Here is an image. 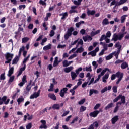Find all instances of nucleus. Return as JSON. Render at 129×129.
Wrapping results in <instances>:
<instances>
[{
  "label": "nucleus",
  "instance_id": "nucleus-1",
  "mask_svg": "<svg viewBox=\"0 0 129 129\" xmlns=\"http://www.w3.org/2000/svg\"><path fill=\"white\" fill-rule=\"evenodd\" d=\"M5 57L7 60L5 61V64H9L12 61V59H13V57H14V54L7 52L5 54Z\"/></svg>",
  "mask_w": 129,
  "mask_h": 129
},
{
  "label": "nucleus",
  "instance_id": "nucleus-2",
  "mask_svg": "<svg viewBox=\"0 0 129 129\" xmlns=\"http://www.w3.org/2000/svg\"><path fill=\"white\" fill-rule=\"evenodd\" d=\"M73 31H74V28L73 27H71L68 29L67 33L65 34L64 36L65 40H68L69 37L72 36V32H73Z\"/></svg>",
  "mask_w": 129,
  "mask_h": 129
},
{
  "label": "nucleus",
  "instance_id": "nucleus-3",
  "mask_svg": "<svg viewBox=\"0 0 129 129\" xmlns=\"http://www.w3.org/2000/svg\"><path fill=\"white\" fill-rule=\"evenodd\" d=\"M115 74H116V77L118 78L116 83V84H119V82H120L121 80H122V79L123 78V76L124 75V74H123V73L119 71L116 73Z\"/></svg>",
  "mask_w": 129,
  "mask_h": 129
},
{
  "label": "nucleus",
  "instance_id": "nucleus-4",
  "mask_svg": "<svg viewBox=\"0 0 129 129\" xmlns=\"http://www.w3.org/2000/svg\"><path fill=\"white\" fill-rule=\"evenodd\" d=\"M7 98L8 97H7V96H4L2 98L0 97V105H2L3 103L5 104L6 105L9 104V102H10V99H8L7 100Z\"/></svg>",
  "mask_w": 129,
  "mask_h": 129
},
{
  "label": "nucleus",
  "instance_id": "nucleus-5",
  "mask_svg": "<svg viewBox=\"0 0 129 129\" xmlns=\"http://www.w3.org/2000/svg\"><path fill=\"white\" fill-rule=\"evenodd\" d=\"M123 35H120L119 33L118 35L115 33L113 36L111 41H114L115 42H116L118 40H119V41H121V40H122V37H123Z\"/></svg>",
  "mask_w": 129,
  "mask_h": 129
},
{
  "label": "nucleus",
  "instance_id": "nucleus-6",
  "mask_svg": "<svg viewBox=\"0 0 129 129\" xmlns=\"http://www.w3.org/2000/svg\"><path fill=\"white\" fill-rule=\"evenodd\" d=\"M41 93V90H39L37 92L33 93L31 96H30V99H37V97L40 96V94Z\"/></svg>",
  "mask_w": 129,
  "mask_h": 129
},
{
  "label": "nucleus",
  "instance_id": "nucleus-7",
  "mask_svg": "<svg viewBox=\"0 0 129 129\" xmlns=\"http://www.w3.org/2000/svg\"><path fill=\"white\" fill-rule=\"evenodd\" d=\"M67 91H68V89L67 88H63L60 90V92L59 93L60 96L62 98L64 97L65 96V93H67Z\"/></svg>",
  "mask_w": 129,
  "mask_h": 129
},
{
  "label": "nucleus",
  "instance_id": "nucleus-8",
  "mask_svg": "<svg viewBox=\"0 0 129 129\" xmlns=\"http://www.w3.org/2000/svg\"><path fill=\"white\" fill-rule=\"evenodd\" d=\"M98 114H99V111H98V110H95L93 112H91L89 114L90 116H91V117H97V115H98Z\"/></svg>",
  "mask_w": 129,
  "mask_h": 129
},
{
  "label": "nucleus",
  "instance_id": "nucleus-9",
  "mask_svg": "<svg viewBox=\"0 0 129 129\" xmlns=\"http://www.w3.org/2000/svg\"><path fill=\"white\" fill-rule=\"evenodd\" d=\"M31 84H32V80H31L29 81V83L28 84L26 87V90H25V94H28L29 92H30V90H31V87H30L31 86Z\"/></svg>",
  "mask_w": 129,
  "mask_h": 129
},
{
  "label": "nucleus",
  "instance_id": "nucleus-10",
  "mask_svg": "<svg viewBox=\"0 0 129 129\" xmlns=\"http://www.w3.org/2000/svg\"><path fill=\"white\" fill-rule=\"evenodd\" d=\"M20 60V57L19 56H16L12 60V65H17L18 62Z\"/></svg>",
  "mask_w": 129,
  "mask_h": 129
},
{
  "label": "nucleus",
  "instance_id": "nucleus-11",
  "mask_svg": "<svg viewBox=\"0 0 129 129\" xmlns=\"http://www.w3.org/2000/svg\"><path fill=\"white\" fill-rule=\"evenodd\" d=\"M115 48H118V50H117V52L120 53V51L121 50L122 46L120 45V43H119V42H118L115 44Z\"/></svg>",
  "mask_w": 129,
  "mask_h": 129
},
{
  "label": "nucleus",
  "instance_id": "nucleus-12",
  "mask_svg": "<svg viewBox=\"0 0 129 129\" xmlns=\"http://www.w3.org/2000/svg\"><path fill=\"white\" fill-rule=\"evenodd\" d=\"M48 96L49 98H50V99H52V100H57V98L54 93H49L48 94Z\"/></svg>",
  "mask_w": 129,
  "mask_h": 129
},
{
  "label": "nucleus",
  "instance_id": "nucleus-13",
  "mask_svg": "<svg viewBox=\"0 0 129 129\" xmlns=\"http://www.w3.org/2000/svg\"><path fill=\"white\" fill-rule=\"evenodd\" d=\"M87 14L88 16H94V15H95V10H89V9H87Z\"/></svg>",
  "mask_w": 129,
  "mask_h": 129
},
{
  "label": "nucleus",
  "instance_id": "nucleus-14",
  "mask_svg": "<svg viewBox=\"0 0 129 129\" xmlns=\"http://www.w3.org/2000/svg\"><path fill=\"white\" fill-rule=\"evenodd\" d=\"M26 70V64H25L23 67L21 68L20 70L18 71V74L17 75V76H20L22 75V73H23V71H25Z\"/></svg>",
  "mask_w": 129,
  "mask_h": 129
},
{
  "label": "nucleus",
  "instance_id": "nucleus-15",
  "mask_svg": "<svg viewBox=\"0 0 129 129\" xmlns=\"http://www.w3.org/2000/svg\"><path fill=\"white\" fill-rule=\"evenodd\" d=\"M23 27H25L26 24H25L22 23L21 24L18 25V26H19V27L18 28V32H24V28L22 27V26H23Z\"/></svg>",
  "mask_w": 129,
  "mask_h": 129
},
{
  "label": "nucleus",
  "instance_id": "nucleus-16",
  "mask_svg": "<svg viewBox=\"0 0 129 129\" xmlns=\"http://www.w3.org/2000/svg\"><path fill=\"white\" fill-rule=\"evenodd\" d=\"M93 93H94V94H98V91L97 90L90 89L89 91V96H91Z\"/></svg>",
  "mask_w": 129,
  "mask_h": 129
},
{
  "label": "nucleus",
  "instance_id": "nucleus-17",
  "mask_svg": "<svg viewBox=\"0 0 129 129\" xmlns=\"http://www.w3.org/2000/svg\"><path fill=\"white\" fill-rule=\"evenodd\" d=\"M14 73V67H12L11 68H10L9 70L8 71V76L9 77H11L12 76V75Z\"/></svg>",
  "mask_w": 129,
  "mask_h": 129
},
{
  "label": "nucleus",
  "instance_id": "nucleus-18",
  "mask_svg": "<svg viewBox=\"0 0 129 129\" xmlns=\"http://www.w3.org/2000/svg\"><path fill=\"white\" fill-rule=\"evenodd\" d=\"M128 67V63L126 62V61L123 62V63L121 65V69H125L126 68H127Z\"/></svg>",
  "mask_w": 129,
  "mask_h": 129
},
{
  "label": "nucleus",
  "instance_id": "nucleus-19",
  "mask_svg": "<svg viewBox=\"0 0 129 129\" xmlns=\"http://www.w3.org/2000/svg\"><path fill=\"white\" fill-rule=\"evenodd\" d=\"M118 116H115L111 119L112 124H115V123L118 120Z\"/></svg>",
  "mask_w": 129,
  "mask_h": 129
},
{
  "label": "nucleus",
  "instance_id": "nucleus-20",
  "mask_svg": "<svg viewBox=\"0 0 129 129\" xmlns=\"http://www.w3.org/2000/svg\"><path fill=\"white\" fill-rule=\"evenodd\" d=\"M102 25L103 26H106V25H109V22H108V19L105 18L102 22Z\"/></svg>",
  "mask_w": 129,
  "mask_h": 129
},
{
  "label": "nucleus",
  "instance_id": "nucleus-21",
  "mask_svg": "<svg viewBox=\"0 0 129 129\" xmlns=\"http://www.w3.org/2000/svg\"><path fill=\"white\" fill-rule=\"evenodd\" d=\"M24 100H25V98H24L23 96H21L20 98H19L17 99V102H18V105H20L21 104V103L23 102Z\"/></svg>",
  "mask_w": 129,
  "mask_h": 129
},
{
  "label": "nucleus",
  "instance_id": "nucleus-22",
  "mask_svg": "<svg viewBox=\"0 0 129 129\" xmlns=\"http://www.w3.org/2000/svg\"><path fill=\"white\" fill-rule=\"evenodd\" d=\"M71 76L72 77V79L73 80H75L76 77H77L78 75L75 73V72L72 71L71 72Z\"/></svg>",
  "mask_w": 129,
  "mask_h": 129
},
{
  "label": "nucleus",
  "instance_id": "nucleus-23",
  "mask_svg": "<svg viewBox=\"0 0 129 129\" xmlns=\"http://www.w3.org/2000/svg\"><path fill=\"white\" fill-rule=\"evenodd\" d=\"M126 17H128L127 15H124L121 17V23H123L125 22V20H126Z\"/></svg>",
  "mask_w": 129,
  "mask_h": 129
},
{
  "label": "nucleus",
  "instance_id": "nucleus-24",
  "mask_svg": "<svg viewBox=\"0 0 129 129\" xmlns=\"http://www.w3.org/2000/svg\"><path fill=\"white\" fill-rule=\"evenodd\" d=\"M52 44H49L48 45H46L43 47L44 51H48V50H50L51 48Z\"/></svg>",
  "mask_w": 129,
  "mask_h": 129
},
{
  "label": "nucleus",
  "instance_id": "nucleus-25",
  "mask_svg": "<svg viewBox=\"0 0 129 129\" xmlns=\"http://www.w3.org/2000/svg\"><path fill=\"white\" fill-rule=\"evenodd\" d=\"M73 69V67L71 66L70 67L66 68L64 69V72H66V73H69V72H70Z\"/></svg>",
  "mask_w": 129,
  "mask_h": 129
},
{
  "label": "nucleus",
  "instance_id": "nucleus-26",
  "mask_svg": "<svg viewBox=\"0 0 129 129\" xmlns=\"http://www.w3.org/2000/svg\"><path fill=\"white\" fill-rule=\"evenodd\" d=\"M77 86H75L73 89H71L70 90V92H71V93H72V95H74L75 94V89H76L77 88Z\"/></svg>",
  "mask_w": 129,
  "mask_h": 129
},
{
  "label": "nucleus",
  "instance_id": "nucleus-27",
  "mask_svg": "<svg viewBox=\"0 0 129 129\" xmlns=\"http://www.w3.org/2000/svg\"><path fill=\"white\" fill-rule=\"evenodd\" d=\"M107 71H108V72H111L110 71V70H109V69L108 68H105L104 70H103L101 72L100 75H102V76H103V75H104V74H105V72H106Z\"/></svg>",
  "mask_w": 129,
  "mask_h": 129
},
{
  "label": "nucleus",
  "instance_id": "nucleus-28",
  "mask_svg": "<svg viewBox=\"0 0 129 129\" xmlns=\"http://www.w3.org/2000/svg\"><path fill=\"white\" fill-rule=\"evenodd\" d=\"M84 51V48H83V47H82V46L77 48V50L76 51V53H82V52H83Z\"/></svg>",
  "mask_w": 129,
  "mask_h": 129
},
{
  "label": "nucleus",
  "instance_id": "nucleus-29",
  "mask_svg": "<svg viewBox=\"0 0 129 129\" xmlns=\"http://www.w3.org/2000/svg\"><path fill=\"white\" fill-rule=\"evenodd\" d=\"M60 16H62L61 20H65L66 17H68V13L67 12L62 13V14H60Z\"/></svg>",
  "mask_w": 129,
  "mask_h": 129
},
{
  "label": "nucleus",
  "instance_id": "nucleus-30",
  "mask_svg": "<svg viewBox=\"0 0 129 129\" xmlns=\"http://www.w3.org/2000/svg\"><path fill=\"white\" fill-rule=\"evenodd\" d=\"M112 107H113V103L112 102L108 104L107 106L105 107V109L106 110H107V109H109V108H112Z\"/></svg>",
  "mask_w": 129,
  "mask_h": 129
},
{
  "label": "nucleus",
  "instance_id": "nucleus-31",
  "mask_svg": "<svg viewBox=\"0 0 129 129\" xmlns=\"http://www.w3.org/2000/svg\"><path fill=\"white\" fill-rule=\"evenodd\" d=\"M52 108L53 109H56V110H58L60 109V105L58 104H54L53 106H52Z\"/></svg>",
  "mask_w": 129,
  "mask_h": 129
},
{
  "label": "nucleus",
  "instance_id": "nucleus-32",
  "mask_svg": "<svg viewBox=\"0 0 129 129\" xmlns=\"http://www.w3.org/2000/svg\"><path fill=\"white\" fill-rule=\"evenodd\" d=\"M120 96H121V102H122L123 104H124V103H125V96H122L121 94H120Z\"/></svg>",
  "mask_w": 129,
  "mask_h": 129
},
{
  "label": "nucleus",
  "instance_id": "nucleus-33",
  "mask_svg": "<svg viewBox=\"0 0 129 129\" xmlns=\"http://www.w3.org/2000/svg\"><path fill=\"white\" fill-rule=\"evenodd\" d=\"M90 55L92 56V57H95V56H96V53H95V51H94V50H93L88 53V56H90Z\"/></svg>",
  "mask_w": 129,
  "mask_h": 129
},
{
  "label": "nucleus",
  "instance_id": "nucleus-34",
  "mask_svg": "<svg viewBox=\"0 0 129 129\" xmlns=\"http://www.w3.org/2000/svg\"><path fill=\"white\" fill-rule=\"evenodd\" d=\"M106 39H107V36H106V35H105V34H103L101 36V38L99 39V41H100V42H102V41H103V40H106Z\"/></svg>",
  "mask_w": 129,
  "mask_h": 129
},
{
  "label": "nucleus",
  "instance_id": "nucleus-35",
  "mask_svg": "<svg viewBox=\"0 0 129 129\" xmlns=\"http://www.w3.org/2000/svg\"><path fill=\"white\" fill-rule=\"evenodd\" d=\"M91 125H93V127H96V128H97L99 126L98 122L97 121L94 122Z\"/></svg>",
  "mask_w": 129,
  "mask_h": 129
},
{
  "label": "nucleus",
  "instance_id": "nucleus-36",
  "mask_svg": "<svg viewBox=\"0 0 129 129\" xmlns=\"http://www.w3.org/2000/svg\"><path fill=\"white\" fill-rule=\"evenodd\" d=\"M112 58H113V54L110 53L109 55L106 57V60H110V59H112Z\"/></svg>",
  "mask_w": 129,
  "mask_h": 129
},
{
  "label": "nucleus",
  "instance_id": "nucleus-37",
  "mask_svg": "<svg viewBox=\"0 0 129 129\" xmlns=\"http://www.w3.org/2000/svg\"><path fill=\"white\" fill-rule=\"evenodd\" d=\"M81 71H82V67H80L78 69L75 70V74H77L78 76L79 74V72H80Z\"/></svg>",
  "mask_w": 129,
  "mask_h": 129
},
{
  "label": "nucleus",
  "instance_id": "nucleus-38",
  "mask_svg": "<svg viewBox=\"0 0 129 129\" xmlns=\"http://www.w3.org/2000/svg\"><path fill=\"white\" fill-rule=\"evenodd\" d=\"M62 64H63V66L64 67H68V66H69L68 64V60H64L63 62H62Z\"/></svg>",
  "mask_w": 129,
  "mask_h": 129
},
{
  "label": "nucleus",
  "instance_id": "nucleus-39",
  "mask_svg": "<svg viewBox=\"0 0 129 129\" xmlns=\"http://www.w3.org/2000/svg\"><path fill=\"white\" fill-rule=\"evenodd\" d=\"M54 91V84H51L50 86V89L48 90V91L51 92Z\"/></svg>",
  "mask_w": 129,
  "mask_h": 129
},
{
  "label": "nucleus",
  "instance_id": "nucleus-40",
  "mask_svg": "<svg viewBox=\"0 0 129 129\" xmlns=\"http://www.w3.org/2000/svg\"><path fill=\"white\" fill-rule=\"evenodd\" d=\"M86 110V107L84 106H81L80 109V112H83Z\"/></svg>",
  "mask_w": 129,
  "mask_h": 129
},
{
  "label": "nucleus",
  "instance_id": "nucleus-41",
  "mask_svg": "<svg viewBox=\"0 0 129 129\" xmlns=\"http://www.w3.org/2000/svg\"><path fill=\"white\" fill-rule=\"evenodd\" d=\"M120 97L121 96H120V95L116 97L115 99L113 100L114 103H115V102H117L119 100V99H120Z\"/></svg>",
  "mask_w": 129,
  "mask_h": 129
},
{
  "label": "nucleus",
  "instance_id": "nucleus-42",
  "mask_svg": "<svg viewBox=\"0 0 129 129\" xmlns=\"http://www.w3.org/2000/svg\"><path fill=\"white\" fill-rule=\"evenodd\" d=\"M127 0H120L119 3H118V6H120V5H123V4L126 3Z\"/></svg>",
  "mask_w": 129,
  "mask_h": 129
},
{
  "label": "nucleus",
  "instance_id": "nucleus-43",
  "mask_svg": "<svg viewBox=\"0 0 129 129\" xmlns=\"http://www.w3.org/2000/svg\"><path fill=\"white\" fill-rule=\"evenodd\" d=\"M14 79H15V76H10V78L8 81L9 83H10V82L12 83L13 82V81H14Z\"/></svg>",
  "mask_w": 129,
  "mask_h": 129
},
{
  "label": "nucleus",
  "instance_id": "nucleus-44",
  "mask_svg": "<svg viewBox=\"0 0 129 129\" xmlns=\"http://www.w3.org/2000/svg\"><path fill=\"white\" fill-rule=\"evenodd\" d=\"M85 98H84L82 100H81L80 101H79L78 102V104L80 105H81L82 104H83L84 103V102H85Z\"/></svg>",
  "mask_w": 129,
  "mask_h": 129
},
{
  "label": "nucleus",
  "instance_id": "nucleus-45",
  "mask_svg": "<svg viewBox=\"0 0 129 129\" xmlns=\"http://www.w3.org/2000/svg\"><path fill=\"white\" fill-rule=\"evenodd\" d=\"M113 92L114 93H117V87L116 86H114L112 88Z\"/></svg>",
  "mask_w": 129,
  "mask_h": 129
},
{
  "label": "nucleus",
  "instance_id": "nucleus-46",
  "mask_svg": "<svg viewBox=\"0 0 129 129\" xmlns=\"http://www.w3.org/2000/svg\"><path fill=\"white\" fill-rule=\"evenodd\" d=\"M118 108H119V106L116 105L113 111L114 113H116L118 111Z\"/></svg>",
  "mask_w": 129,
  "mask_h": 129
},
{
  "label": "nucleus",
  "instance_id": "nucleus-47",
  "mask_svg": "<svg viewBox=\"0 0 129 129\" xmlns=\"http://www.w3.org/2000/svg\"><path fill=\"white\" fill-rule=\"evenodd\" d=\"M0 79L1 80H5V79H6V77L5 76V73L1 75Z\"/></svg>",
  "mask_w": 129,
  "mask_h": 129
},
{
  "label": "nucleus",
  "instance_id": "nucleus-48",
  "mask_svg": "<svg viewBox=\"0 0 129 129\" xmlns=\"http://www.w3.org/2000/svg\"><path fill=\"white\" fill-rule=\"evenodd\" d=\"M29 41V38L28 37H24L22 38V43H26V42H28Z\"/></svg>",
  "mask_w": 129,
  "mask_h": 129
},
{
  "label": "nucleus",
  "instance_id": "nucleus-49",
  "mask_svg": "<svg viewBox=\"0 0 129 129\" xmlns=\"http://www.w3.org/2000/svg\"><path fill=\"white\" fill-rule=\"evenodd\" d=\"M106 91H107V87H105L103 89H102L101 91V93L103 94V93H104V92H106Z\"/></svg>",
  "mask_w": 129,
  "mask_h": 129
},
{
  "label": "nucleus",
  "instance_id": "nucleus-50",
  "mask_svg": "<svg viewBox=\"0 0 129 129\" xmlns=\"http://www.w3.org/2000/svg\"><path fill=\"white\" fill-rule=\"evenodd\" d=\"M65 47H66V45H65V44H64V45L59 44L57 46V48L58 49H64V48H65Z\"/></svg>",
  "mask_w": 129,
  "mask_h": 129
},
{
  "label": "nucleus",
  "instance_id": "nucleus-51",
  "mask_svg": "<svg viewBox=\"0 0 129 129\" xmlns=\"http://www.w3.org/2000/svg\"><path fill=\"white\" fill-rule=\"evenodd\" d=\"M123 62H124L123 60L118 59L115 62V64H119L120 63H123Z\"/></svg>",
  "mask_w": 129,
  "mask_h": 129
},
{
  "label": "nucleus",
  "instance_id": "nucleus-52",
  "mask_svg": "<svg viewBox=\"0 0 129 129\" xmlns=\"http://www.w3.org/2000/svg\"><path fill=\"white\" fill-rule=\"evenodd\" d=\"M86 71L91 72L92 71V69H91V66L89 67H86Z\"/></svg>",
  "mask_w": 129,
  "mask_h": 129
},
{
  "label": "nucleus",
  "instance_id": "nucleus-53",
  "mask_svg": "<svg viewBox=\"0 0 129 129\" xmlns=\"http://www.w3.org/2000/svg\"><path fill=\"white\" fill-rule=\"evenodd\" d=\"M33 28H34V24H33V23H30L28 26V29L30 30H32Z\"/></svg>",
  "mask_w": 129,
  "mask_h": 129
},
{
  "label": "nucleus",
  "instance_id": "nucleus-54",
  "mask_svg": "<svg viewBox=\"0 0 129 129\" xmlns=\"http://www.w3.org/2000/svg\"><path fill=\"white\" fill-rule=\"evenodd\" d=\"M100 107V104H97L94 107V110H97V109H99Z\"/></svg>",
  "mask_w": 129,
  "mask_h": 129
},
{
  "label": "nucleus",
  "instance_id": "nucleus-55",
  "mask_svg": "<svg viewBox=\"0 0 129 129\" xmlns=\"http://www.w3.org/2000/svg\"><path fill=\"white\" fill-rule=\"evenodd\" d=\"M78 120V117H76L75 118L73 119V120L71 122V124H73L76 121H77Z\"/></svg>",
  "mask_w": 129,
  "mask_h": 129
},
{
  "label": "nucleus",
  "instance_id": "nucleus-56",
  "mask_svg": "<svg viewBox=\"0 0 129 129\" xmlns=\"http://www.w3.org/2000/svg\"><path fill=\"white\" fill-rule=\"evenodd\" d=\"M45 2L46 1H43V0H40L39 4L40 5H42V6H46L47 4Z\"/></svg>",
  "mask_w": 129,
  "mask_h": 129
},
{
  "label": "nucleus",
  "instance_id": "nucleus-57",
  "mask_svg": "<svg viewBox=\"0 0 129 129\" xmlns=\"http://www.w3.org/2000/svg\"><path fill=\"white\" fill-rule=\"evenodd\" d=\"M103 48L104 49L103 50H104V51L107 50V44L105 42H104Z\"/></svg>",
  "mask_w": 129,
  "mask_h": 129
},
{
  "label": "nucleus",
  "instance_id": "nucleus-58",
  "mask_svg": "<svg viewBox=\"0 0 129 129\" xmlns=\"http://www.w3.org/2000/svg\"><path fill=\"white\" fill-rule=\"evenodd\" d=\"M69 112H70V111H66V112H64L61 115L62 117H64V116H66L67 114H69Z\"/></svg>",
  "mask_w": 129,
  "mask_h": 129
},
{
  "label": "nucleus",
  "instance_id": "nucleus-59",
  "mask_svg": "<svg viewBox=\"0 0 129 129\" xmlns=\"http://www.w3.org/2000/svg\"><path fill=\"white\" fill-rule=\"evenodd\" d=\"M106 36L107 38H110V37H111V32H110L109 31H108L106 33Z\"/></svg>",
  "mask_w": 129,
  "mask_h": 129
},
{
  "label": "nucleus",
  "instance_id": "nucleus-60",
  "mask_svg": "<svg viewBox=\"0 0 129 129\" xmlns=\"http://www.w3.org/2000/svg\"><path fill=\"white\" fill-rule=\"evenodd\" d=\"M26 129H31L32 128V123H29L26 125Z\"/></svg>",
  "mask_w": 129,
  "mask_h": 129
},
{
  "label": "nucleus",
  "instance_id": "nucleus-61",
  "mask_svg": "<svg viewBox=\"0 0 129 129\" xmlns=\"http://www.w3.org/2000/svg\"><path fill=\"white\" fill-rule=\"evenodd\" d=\"M55 8H56V5L54 4V5L51 7H49V12H51V11H53L54 9H55Z\"/></svg>",
  "mask_w": 129,
  "mask_h": 129
},
{
  "label": "nucleus",
  "instance_id": "nucleus-62",
  "mask_svg": "<svg viewBox=\"0 0 129 129\" xmlns=\"http://www.w3.org/2000/svg\"><path fill=\"white\" fill-rule=\"evenodd\" d=\"M54 35H55V31H54V30H51L49 34L50 37H54Z\"/></svg>",
  "mask_w": 129,
  "mask_h": 129
},
{
  "label": "nucleus",
  "instance_id": "nucleus-63",
  "mask_svg": "<svg viewBox=\"0 0 129 129\" xmlns=\"http://www.w3.org/2000/svg\"><path fill=\"white\" fill-rule=\"evenodd\" d=\"M47 125H44V124H42L40 126L39 128L40 129H46L47 128Z\"/></svg>",
  "mask_w": 129,
  "mask_h": 129
},
{
  "label": "nucleus",
  "instance_id": "nucleus-64",
  "mask_svg": "<svg viewBox=\"0 0 129 129\" xmlns=\"http://www.w3.org/2000/svg\"><path fill=\"white\" fill-rule=\"evenodd\" d=\"M26 8V5H19V10H22V9H25Z\"/></svg>",
  "mask_w": 129,
  "mask_h": 129
}]
</instances>
